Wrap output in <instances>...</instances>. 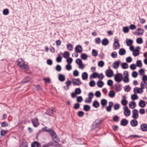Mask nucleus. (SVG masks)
<instances>
[{
	"instance_id": "obj_45",
	"label": "nucleus",
	"mask_w": 147,
	"mask_h": 147,
	"mask_svg": "<svg viewBox=\"0 0 147 147\" xmlns=\"http://www.w3.org/2000/svg\"><path fill=\"white\" fill-rule=\"evenodd\" d=\"M75 92L76 94H79L81 92V90L80 88H77L76 89Z\"/></svg>"
},
{
	"instance_id": "obj_50",
	"label": "nucleus",
	"mask_w": 147,
	"mask_h": 147,
	"mask_svg": "<svg viewBox=\"0 0 147 147\" xmlns=\"http://www.w3.org/2000/svg\"><path fill=\"white\" fill-rule=\"evenodd\" d=\"M114 109L115 110H117L120 108V105L118 104H115L114 105Z\"/></svg>"
},
{
	"instance_id": "obj_3",
	"label": "nucleus",
	"mask_w": 147,
	"mask_h": 147,
	"mask_svg": "<svg viewBox=\"0 0 147 147\" xmlns=\"http://www.w3.org/2000/svg\"><path fill=\"white\" fill-rule=\"evenodd\" d=\"M123 78L122 74L120 73L117 74L115 76V80L117 82H120Z\"/></svg>"
},
{
	"instance_id": "obj_58",
	"label": "nucleus",
	"mask_w": 147,
	"mask_h": 147,
	"mask_svg": "<svg viewBox=\"0 0 147 147\" xmlns=\"http://www.w3.org/2000/svg\"><path fill=\"white\" fill-rule=\"evenodd\" d=\"M113 81L112 80H109L107 82V84L108 86H111L113 84Z\"/></svg>"
},
{
	"instance_id": "obj_25",
	"label": "nucleus",
	"mask_w": 147,
	"mask_h": 147,
	"mask_svg": "<svg viewBox=\"0 0 147 147\" xmlns=\"http://www.w3.org/2000/svg\"><path fill=\"white\" fill-rule=\"evenodd\" d=\"M126 42L127 46H130L133 43V41L132 40L130 39H127L126 40Z\"/></svg>"
},
{
	"instance_id": "obj_10",
	"label": "nucleus",
	"mask_w": 147,
	"mask_h": 147,
	"mask_svg": "<svg viewBox=\"0 0 147 147\" xmlns=\"http://www.w3.org/2000/svg\"><path fill=\"white\" fill-rule=\"evenodd\" d=\"M113 71L112 70H107L106 71V74L108 77H111L113 75Z\"/></svg>"
},
{
	"instance_id": "obj_55",
	"label": "nucleus",
	"mask_w": 147,
	"mask_h": 147,
	"mask_svg": "<svg viewBox=\"0 0 147 147\" xmlns=\"http://www.w3.org/2000/svg\"><path fill=\"white\" fill-rule=\"evenodd\" d=\"M115 89L117 92H119L121 90V88L120 86H116Z\"/></svg>"
},
{
	"instance_id": "obj_7",
	"label": "nucleus",
	"mask_w": 147,
	"mask_h": 147,
	"mask_svg": "<svg viewBox=\"0 0 147 147\" xmlns=\"http://www.w3.org/2000/svg\"><path fill=\"white\" fill-rule=\"evenodd\" d=\"M32 122L33 126L35 127H36L39 125V122L37 118H35L32 119Z\"/></svg>"
},
{
	"instance_id": "obj_62",
	"label": "nucleus",
	"mask_w": 147,
	"mask_h": 147,
	"mask_svg": "<svg viewBox=\"0 0 147 147\" xmlns=\"http://www.w3.org/2000/svg\"><path fill=\"white\" fill-rule=\"evenodd\" d=\"M84 115V113L82 111H79L78 112V115L80 117H83Z\"/></svg>"
},
{
	"instance_id": "obj_16",
	"label": "nucleus",
	"mask_w": 147,
	"mask_h": 147,
	"mask_svg": "<svg viewBox=\"0 0 147 147\" xmlns=\"http://www.w3.org/2000/svg\"><path fill=\"white\" fill-rule=\"evenodd\" d=\"M129 106L130 108L133 109L135 108L136 106V103L134 101L130 102L129 103Z\"/></svg>"
},
{
	"instance_id": "obj_64",
	"label": "nucleus",
	"mask_w": 147,
	"mask_h": 147,
	"mask_svg": "<svg viewBox=\"0 0 147 147\" xmlns=\"http://www.w3.org/2000/svg\"><path fill=\"white\" fill-rule=\"evenodd\" d=\"M80 107V104L78 103H76L74 105V108L75 109H78Z\"/></svg>"
},
{
	"instance_id": "obj_43",
	"label": "nucleus",
	"mask_w": 147,
	"mask_h": 147,
	"mask_svg": "<svg viewBox=\"0 0 147 147\" xmlns=\"http://www.w3.org/2000/svg\"><path fill=\"white\" fill-rule=\"evenodd\" d=\"M136 42L137 43L141 44L143 42V40L141 38H138L136 39Z\"/></svg>"
},
{
	"instance_id": "obj_18",
	"label": "nucleus",
	"mask_w": 147,
	"mask_h": 147,
	"mask_svg": "<svg viewBox=\"0 0 147 147\" xmlns=\"http://www.w3.org/2000/svg\"><path fill=\"white\" fill-rule=\"evenodd\" d=\"M147 84L146 82H141L140 83L141 87L140 88V89L142 90L141 92H143V89L146 88L145 86L147 85Z\"/></svg>"
},
{
	"instance_id": "obj_21",
	"label": "nucleus",
	"mask_w": 147,
	"mask_h": 147,
	"mask_svg": "<svg viewBox=\"0 0 147 147\" xmlns=\"http://www.w3.org/2000/svg\"><path fill=\"white\" fill-rule=\"evenodd\" d=\"M138 104L140 107L143 108L146 105L145 102L142 100H140Z\"/></svg>"
},
{
	"instance_id": "obj_6",
	"label": "nucleus",
	"mask_w": 147,
	"mask_h": 147,
	"mask_svg": "<svg viewBox=\"0 0 147 147\" xmlns=\"http://www.w3.org/2000/svg\"><path fill=\"white\" fill-rule=\"evenodd\" d=\"M72 81L73 82V84L74 86L76 85L79 86L82 83L80 79L78 78L73 79L72 80Z\"/></svg>"
},
{
	"instance_id": "obj_4",
	"label": "nucleus",
	"mask_w": 147,
	"mask_h": 147,
	"mask_svg": "<svg viewBox=\"0 0 147 147\" xmlns=\"http://www.w3.org/2000/svg\"><path fill=\"white\" fill-rule=\"evenodd\" d=\"M132 117L134 119H137L139 117L138 111L137 110L135 109L132 111Z\"/></svg>"
},
{
	"instance_id": "obj_11",
	"label": "nucleus",
	"mask_w": 147,
	"mask_h": 147,
	"mask_svg": "<svg viewBox=\"0 0 147 147\" xmlns=\"http://www.w3.org/2000/svg\"><path fill=\"white\" fill-rule=\"evenodd\" d=\"M120 63L121 62L120 60H118L115 62L113 64V67L115 69H117L119 67V65Z\"/></svg>"
},
{
	"instance_id": "obj_26",
	"label": "nucleus",
	"mask_w": 147,
	"mask_h": 147,
	"mask_svg": "<svg viewBox=\"0 0 147 147\" xmlns=\"http://www.w3.org/2000/svg\"><path fill=\"white\" fill-rule=\"evenodd\" d=\"M109 43V41L108 39L107 38L104 39L102 42V45L104 46L107 45Z\"/></svg>"
},
{
	"instance_id": "obj_20",
	"label": "nucleus",
	"mask_w": 147,
	"mask_h": 147,
	"mask_svg": "<svg viewBox=\"0 0 147 147\" xmlns=\"http://www.w3.org/2000/svg\"><path fill=\"white\" fill-rule=\"evenodd\" d=\"M107 103V101L105 99H102L101 100V104L102 105V108H103Z\"/></svg>"
},
{
	"instance_id": "obj_59",
	"label": "nucleus",
	"mask_w": 147,
	"mask_h": 147,
	"mask_svg": "<svg viewBox=\"0 0 147 147\" xmlns=\"http://www.w3.org/2000/svg\"><path fill=\"white\" fill-rule=\"evenodd\" d=\"M83 98L82 96H79L78 97L77 100L78 102H80L83 101Z\"/></svg>"
},
{
	"instance_id": "obj_13",
	"label": "nucleus",
	"mask_w": 147,
	"mask_h": 147,
	"mask_svg": "<svg viewBox=\"0 0 147 147\" xmlns=\"http://www.w3.org/2000/svg\"><path fill=\"white\" fill-rule=\"evenodd\" d=\"M102 120L101 119H96L94 122L93 125L95 127H96L98 126L100 124Z\"/></svg>"
},
{
	"instance_id": "obj_2",
	"label": "nucleus",
	"mask_w": 147,
	"mask_h": 147,
	"mask_svg": "<svg viewBox=\"0 0 147 147\" xmlns=\"http://www.w3.org/2000/svg\"><path fill=\"white\" fill-rule=\"evenodd\" d=\"M50 135H51L53 139L55 142L57 143L59 142V139L54 131H51Z\"/></svg>"
},
{
	"instance_id": "obj_37",
	"label": "nucleus",
	"mask_w": 147,
	"mask_h": 147,
	"mask_svg": "<svg viewBox=\"0 0 147 147\" xmlns=\"http://www.w3.org/2000/svg\"><path fill=\"white\" fill-rule=\"evenodd\" d=\"M124 90L125 92H128L130 91L131 88L129 85H127L124 88Z\"/></svg>"
},
{
	"instance_id": "obj_56",
	"label": "nucleus",
	"mask_w": 147,
	"mask_h": 147,
	"mask_svg": "<svg viewBox=\"0 0 147 147\" xmlns=\"http://www.w3.org/2000/svg\"><path fill=\"white\" fill-rule=\"evenodd\" d=\"M95 82L94 80L91 81L89 83V85L91 87L94 86L95 85Z\"/></svg>"
},
{
	"instance_id": "obj_9",
	"label": "nucleus",
	"mask_w": 147,
	"mask_h": 147,
	"mask_svg": "<svg viewBox=\"0 0 147 147\" xmlns=\"http://www.w3.org/2000/svg\"><path fill=\"white\" fill-rule=\"evenodd\" d=\"M113 46L115 47V49H118L120 47V45L118 42V40L117 38H115L114 39Z\"/></svg>"
},
{
	"instance_id": "obj_53",
	"label": "nucleus",
	"mask_w": 147,
	"mask_h": 147,
	"mask_svg": "<svg viewBox=\"0 0 147 147\" xmlns=\"http://www.w3.org/2000/svg\"><path fill=\"white\" fill-rule=\"evenodd\" d=\"M55 69L57 71H60L61 69V67L59 65H57Z\"/></svg>"
},
{
	"instance_id": "obj_44",
	"label": "nucleus",
	"mask_w": 147,
	"mask_h": 147,
	"mask_svg": "<svg viewBox=\"0 0 147 147\" xmlns=\"http://www.w3.org/2000/svg\"><path fill=\"white\" fill-rule=\"evenodd\" d=\"M139 54V52L138 50L137 49L135 50V51H134L133 53V55L134 56H138Z\"/></svg>"
},
{
	"instance_id": "obj_48",
	"label": "nucleus",
	"mask_w": 147,
	"mask_h": 147,
	"mask_svg": "<svg viewBox=\"0 0 147 147\" xmlns=\"http://www.w3.org/2000/svg\"><path fill=\"white\" fill-rule=\"evenodd\" d=\"M98 76V74L96 72L93 73L92 75L90 76V77H92L93 78H97Z\"/></svg>"
},
{
	"instance_id": "obj_46",
	"label": "nucleus",
	"mask_w": 147,
	"mask_h": 147,
	"mask_svg": "<svg viewBox=\"0 0 147 147\" xmlns=\"http://www.w3.org/2000/svg\"><path fill=\"white\" fill-rule=\"evenodd\" d=\"M92 55L93 56L96 57L98 55V52L95 49H93L92 51Z\"/></svg>"
},
{
	"instance_id": "obj_33",
	"label": "nucleus",
	"mask_w": 147,
	"mask_h": 147,
	"mask_svg": "<svg viewBox=\"0 0 147 147\" xmlns=\"http://www.w3.org/2000/svg\"><path fill=\"white\" fill-rule=\"evenodd\" d=\"M138 31H139V32H138V35H142L143 34L144 31V29L140 28L138 29Z\"/></svg>"
},
{
	"instance_id": "obj_51",
	"label": "nucleus",
	"mask_w": 147,
	"mask_h": 147,
	"mask_svg": "<svg viewBox=\"0 0 147 147\" xmlns=\"http://www.w3.org/2000/svg\"><path fill=\"white\" fill-rule=\"evenodd\" d=\"M73 61V59L71 58H68L67 59V61L68 64H71Z\"/></svg>"
},
{
	"instance_id": "obj_60",
	"label": "nucleus",
	"mask_w": 147,
	"mask_h": 147,
	"mask_svg": "<svg viewBox=\"0 0 147 147\" xmlns=\"http://www.w3.org/2000/svg\"><path fill=\"white\" fill-rule=\"evenodd\" d=\"M66 69L68 71L71 70L72 69V67L70 64L69 65V64H67L66 65Z\"/></svg>"
},
{
	"instance_id": "obj_63",
	"label": "nucleus",
	"mask_w": 147,
	"mask_h": 147,
	"mask_svg": "<svg viewBox=\"0 0 147 147\" xmlns=\"http://www.w3.org/2000/svg\"><path fill=\"white\" fill-rule=\"evenodd\" d=\"M79 74V72L77 70H75L73 72V75L74 76H77Z\"/></svg>"
},
{
	"instance_id": "obj_23",
	"label": "nucleus",
	"mask_w": 147,
	"mask_h": 147,
	"mask_svg": "<svg viewBox=\"0 0 147 147\" xmlns=\"http://www.w3.org/2000/svg\"><path fill=\"white\" fill-rule=\"evenodd\" d=\"M99 105L100 104L96 100L94 101L93 103V106L95 108H98V107L99 106Z\"/></svg>"
},
{
	"instance_id": "obj_41",
	"label": "nucleus",
	"mask_w": 147,
	"mask_h": 147,
	"mask_svg": "<svg viewBox=\"0 0 147 147\" xmlns=\"http://www.w3.org/2000/svg\"><path fill=\"white\" fill-rule=\"evenodd\" d=\"M136 65L139 67H141L142 66V64L141 61L138 60L136 62Z\"/></svg>"
},
{
	"instance_id": "obj_61",
	"label": "nucleus",
	"mask_w": 147,
	"mask_h": 147,
	"mask_svg": "<svg viewBox=\"0 0 147 147\" xmlns=\"http://www.w3.org/2000/svg\"><path fill=\"white\" fill-rule=\"evenodd\" d=\"M123 80L124 82H128L129 81L128 77L125 76Z\"/></svg>"
},
{
	"instance_id": "obj_1",
	"label": "nucleus",
	"mask_w": 147,
	"mask_h": 147,
	"mask_svg": "<svg viewBox=\"0 0 147 147\" xmlns=\"http://www.w3.org/2000/svg\"><path fill=\"white\" fill-rule=\"evenodd\" d=\"M17 62L18 65L21 69H25L26 70L28 69V66L25 64L24 61L22 59H18Z\"/></svg>"
},
{
	"instance_id": "obj_15",
	"label": "nucleus",
	"mask_w": 147,
	"mask_h": 147,
	"mask_svg": "<svg viewBox=\"0 0 147 147\" xmlns=\"http://www.w3.org/2000/svg\"><path fill=\"white\" fill-rule=\"evenodd\" d=\"M113 105V102H109V106L106 108V110L108 112H110L111 111V108Z\"/></svg>"
},
{
	"instance_id": "obj_12",
	"label": "nucleus",
	"mask_w": 147,
	"mask_h": 147,
	"mask_svg": "<svg viewBox=\"0 0 147 147\" xmlns=\"http://www.w3.org/2000/svg\"><path fill=\"white\" fill-rule=\"evenodd\" d=\"M136 119L132 120L130 121V123L131 125L133 127L136 126L138 124V122Z\"/></svg>"
},
{
	"instance_id": "obj_14",
	"label": "nucleus",
	"mask_w": 147,
	"mask_h": 147,
	"mask_svg": "<svg viewBox=\"0 0 147 147\" xmlns=\"http://www.w3.org/2000/svg\"><path fill=\"white\" fill-rule=\"evenodd\" d=\"M140 128L142 130L144 131H147V125L145 123H143L140 125Z\"/></svg>"
},
{
	"instance_id": "obj_49",
	"label": "nucleus",
	"mask_w": 147,
	"mask_h": 147,
	"mask_svg": "<svg viewBox=\"0 0 147 147\" xmlns=\"http://www.w3.org/2000/svg\"><path fill=\"white\" fill-rule=\"evenodd\" d=\"M3 14L5 15H6L8 14L9 11L8 9H6L3 10Z\"/></svg>"
},
{
	"instance_id": "obj_38",
	"label": "nucleus",
	"mask_w": 147,
	"mask_h": 147,
	"mask_svg": "<svg viewBox=\"0 0 147 147\" xmlns=\"http://www.w3.org/2000/svg\"><path fill=\"white\" fill-rule=\"evenodd\" d=\"M69 53L68 52L66 51L64 53L63 56L64 58H67L69 56Z\"/></svg>"
},
{
	"instance_id": "obj_47",
	"label": "nucleus",
	"mask_w": 147,
	"mask_h": 147,
	"mask_svg": "<svg viewBox=\"0 0 147 147\" xmlns=\"http://www.w3.org/2000/svg\"><path fill=\"white\" fill-rule=\"evenodd\" d=\"M104 65V63L103 61H100L98 62V66L100 67H102Z\"/></svg>"
},
{
	"instance_id": "obj_17",
	"label": "nucleus",
	"mask_w": 147,
	"mask_h": 147,
	"mask_svg": "<svg viewBox=\"0 0 147 147\" xmlns=\"http://www.w3.org/2000/svg\"><path fill=\"white\" fill-rule=\"evenodd\" d=\"M128 123V121L125 119H122L121 122V124L123 126H126Z\"/></svg>"
},
{
	"instance_id": "obj_27",
	"label": "nucleus",
	"mask_w": 147,
	"mask_h": 147,
	"mask_svg": "<svg viewBox=\"0 0 147 147\" xmlns=\"http://www.w3.org/2000/svg\"><path fill=\"white\" fill-rule=\"evenodd\" d=\"M115 92L114 91L111 90L109 92V96L111 98H113L115 96Z\"/></svg>"
},
{
	"instance_id": "obj_5",
	"label": "nucleus",
	"mask_w": 147,
	"mask_h": 147,
	"mask_svg": "<svg viewBox=\"0 0 147 147\" xmlns=\"http://www.w3.org/2000/svg\"><path fill=\"white\" fill-rule=\"evenodd\" d=\"M124 110V114L126 116H128L131 114L130 110L128 109L127 106H125L123 108Z\"/></svg>"
},
{
	"instance_id": "obj_32",
	"label": "nucleus",
	"mask_w": 147,
	"mask_h": 147,
	"mask_svg": "<svg viewBox=\"0 0 147 147\" xmlns=\"http://www.w3.org/2000/svg\"><path fill=\"white\" fill-rule=\"evenodd\" d=\"M104 83L103 82L101 81H99L97 82V85L98 86L100 87L101 88L104 85Z\"/></svg>"
},
{
	"instance_id": "obj_54",
	"label": "nucleus",
	"mask_w": 147,
	"mask_h": 147,
	"mask_svg": "<svg viewBox=\"0 0 147 147\" xmlns=\"http://www.w3.org/2000/svg\"><path fill=\"white\" fill-rule=\"evenodd\" d=\"M129 31V29L128 27L127 26L123 28V31L125 33H127Z\"/></svg>"
},
{
	"instance_id": "obj_34",
	"label": "nucleus",
	"mask_w": 147,
	"mask_h": 147,
	"mask_svg": "<svg viewBox=\"0 0 147 147\" xmlns=\"http://www.w3.org/2000/svg\"><path fill=\"white\" fill-rule=\"evenodd\" d=\"M47 127H45L44 128H42V130L43 131H47V132H49V134H50V132L51 131H53L52 129H47Z\"/></svg>"
},
{
	"instance_id": "obj_57",
	"label": "nucleus",
	"mask_w": 147,
	"mask_h": 147,
	"mask_svg": "<svg viewBox=\"0 0 147 147\" xmlns=\"http://www.w3.org/2000/svg\"><path fill=\"white\" fill-rule=\"evenodd\" d=\"M61 59L62 57L60 56V55L59 54L56 58V61L58 62H60L61 61Z\"/></svg>"
},
{
	"instance_id": "obj_24",
	"label": "nucleus",
	"mask_w": 147,
	"mask_h": 147,
	"mask_svg": "<svg viewBox=\"0 0 147 147\" xmlns=\"http://www.w3.org/2000/svg\"><path fill=\"white\" fill-rule=\"evenodd\" d=\"M126 53V51L125 49L121 48L120 49L119 51V53L120 55H125Z\"/></svg>"
},
{
	"instance_id": "obj_29",
	"label": "nucleus",
	"mask_w": 147,
	"mask_h": 147,
	"mask_svg": "<svg viewBox=\"0 0 147 147\" xmlns=\"http://www.w3.org/2000/svg\"><path fill=\"white\" fill-rule=\"evenodd\" d=\"M40 144L37 141H35L33 142L31 145L32 147H39Z\"/></svg>"
},
{
	"instance_id": "obj_28",
	"label": "nucleus",
	"mask_w": 147,
	"mask_h": 147,
	"mask_svg": "<svg viewBox=\"0 0 147 147\" xmlns=\"http://www.w3.org/2000/svg\"><path fill=\"white\" fill-rule=\"evenodd\" d=\"M88 74L87 73L84 72L82 74V78L83 80H86L88 78Z\"/></svg>"
},
{
	"instance_id": "obj_40",
	"label": "nucleus",
	"mask_w": 147,
	"mask_h": 147,
	"mask_svg": "<svg viewBox=\"0 0 147 147\" xmlns=\"http://www.w3.org/2000/svg\"><path fill=\"white\" fill-rule=\"evenodd\" d=\"M97 78L99 79L100 80H102L104 78V76L102 73H101L100 74H98Z\"/></svg>"
},
{
	"instance_id": "obj_8",
	"label": "nucleus",
	"mask_w": 147,
	"mask_h": 147,
	"mask_svg": "<svg viewBox=\"0 0 147 147\" xmlns=\"http://www.w3.org/2000/svg\"><path fill=\"white\" fill-rule=\"evenodd\" d=\"M82 51V48L80 45L77 46L75 48V51L76 53H81Z\"/></svg>"
},
{
	"instance_id": "obj_39",
	"label": "nucleus",
	"mask_w": 147,
	"mask_h": 147,
	"mask_svg": "<svg viewBox=\"0 0 147 147\" xmlns=\"http://www.w3.org/2000/svg\"><path fill=\"white\" fill-rule=\"evenodd\" d=\"M81 57L82 59L84 60H86L88 56L85 54H82Z\"/></svg>"
},
{
	"instance_id": "obj_35",
	"label": "nucleus",
	"mask_w": 147,
	"mask_h": 147,
	"mask_svg": "<svg viewBox=\"0 0 147 147\" xmlns=\"http://www.w3.org/2000/svg\"><path fill=\"white\" fill-rule=\"evenodd\" d=\"M66 47L68 50L70 51H72L73 50V47L72 45L71 44H67L66 45Z\"/></svg>"
},
{
	"instance_id": "obj_52",
	"label": "nucleus",
	"mask_w": 147,
	"mask_h": 147,
	"mask_svg": "<svg viewBox=\"0 0 147 147\" xmlns=\"http://www.w3.org/2000/svg\"><path fill=\"white\" fill-rule=\"evenodd\" d=\"M95 43L96 44H99L101 41V40L100 38L99 37H97L95 39Z\"/></svg>"
},
{
	"instance_id": "obj_42",
	"label": "nucleus",
	"mask_w": 147,
	"mask_h": 147,
	"mask_svg": "<svg viewBox=\"0 0 147 147\" xmlns=\"http://www.w3.org/2000/svg\"><path fill=\"white\" fill-rule=\"evenodd\" d=\"M138 96L135 94L132 95L131 96V99L133 100H136L138 99Z\"/></svg>"
},
{
	"instance_id": "obj_31",
	"label": "nucleus",
	"mask_w": 147,
	"mask_h": 147,
	"mask_svg": "<svg viewBox=\"0 0 147 147\" xmlns=\"http://www.w3.org/2000/svg\"><path fill=\"white\" fill-rule=\"evenodd\" d=\"M84 110L86 111H89L90 109V106L88 105H85L83 107Z\"/></svg>"
},
{
	"instance_id": "obj_22",
	"label": "nucleus",
	"mask_w": 147,
	"mask_h": 147,
	"mask_svg": "<svg viewBox=\"0 0 147 147\" xmlns=\"http://www.w3.org/2000/svg\"><path fill=\"white\" fill-rule=\"evenodd\" d=\"M59 80L61 82L64 81L65 79V76L62 74H59L58 77Z\"/></svg>"
},
{
	"instance_id": "obj_19",
	"label": "nucleus",
	"mask_w": 147,
	"mask_h": 147,
	"mask_svg": "<svg viewBox=\"0 0 147 147\" xmlns=\"http://www.w3.org/2000/svg\"><path fill=\"white\" fill-rule=\"evenodd\" d=\"M142 90L140 89V88H138V87H135L134 88V92L135 94L138 93H142L143 92H141Z\"/></svg>"
},
{
	"instance_id": "obj_36",
	"label": "nucleus",
	"mask_w": 147,
	"mask_h": 147,
	"mask_svg": "<svg viewBox=\"0 0 147 147\" xmlns=\"http://www.w3.org/2000/svg\"><path fill=\"white\" fill-rule=\"evenodd\" d=\"M128 101L126 100H122L121 101V104L124 106H126L127 104Z\"/></svg>"
},
{
	"instance_id": "obj_30",
	"label": "nucleus",
	"mask_w": 147,
	"mask_h": 147,
	"mask_svg": "<svg viewBox=\"0 0 147 147\" xmlns=\"http://www.w3.org/2000/svg\"><path fill=\"white\" fill-rule=\"evenodd\" d=\"M121 66L122 68L124 69H127L128 68V65L126 63H123L121 64Z\"/></svg>"
}]
</instances>
